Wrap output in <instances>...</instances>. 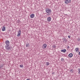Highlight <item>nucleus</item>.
Masks as SVG:
<instances>
[{"label":"nucleus","instance_id":"nucleus-11","mask_svg":"<svg viewBox=\"0 0 80 80\" xmlns=\"http://www.w3.org/2000/svg\"><path fill=\"white\" fill-rule=\"evenodd\" d=\"M65 3H66V4H68V3H69V2L68 0H65Z\"/></svg>","mask_w":80,"mask_h":80},{"label":"nucleus","instance_id":"nucleus-9","mask_svg":"<svg viewBox=\"0 0 80 80\" xmlns=\"http://www.w3.org/2000/svg\"><path fill=\"white\" fill-rule=\"evenodd\" d=\"M6 27L5 26H3V28H2V31H5L6 29H5Z\"/></svg>","mask_w":80,"mask_h":80},{"label":"nucleus","instance_id":"nucleus-1","mask_svg":"<svg viewBox=\"0 0 80 80\" xmlns=\"http://www.w3.org/2000/svg\"><path fill=\"white\" fill-rule=\"evenodd\" d=\"M5 43L7 46H6V48L7 50H11V47L10 46V42L8 40H7L5 42Z\"/></svg>","mask_w":80,"mask_h":80},{"label":"nucleus","instance_id":"nucleus-20","mask_svg":"<svg viewBox=\"0 0 80 80\" xmlns=\"http://www.w3.org/2000/svg\"><path fill=\"white\" fill-rule=\"evenodd\" d=\"M78 41H80V39L79 38H78L77 39Z\"/></svg>","mask_w":80,"mask_h":80},{"label":"nucleus","instance_id":"nucleus-5","mask_svg":"<svg viewBox=\"0 0 80 80\" xmlns=\"http://www.w3.org/2000/svg\"><path fill=\"white\" fill-rule=\"evenodd\" d=\"M62 40H63V42L64 43H66V42H67V39H66L65 38H63Z\"/></svg>","mask_w":80,"mask_h":80},{"label":"nucleus","instance_id":"nucleus-27","mask_svg":"<svg viewBox=\"0 0 80 80\" xmlns=\"http://www.w3.org/2000/svg\"><path fill=\"white\" fill-rule=\"evenodd\" d=\"M26 80H30V79H27Z\"/></svg>","mask_w":80,"mask_h":80},{"label":"nucleus","instance_id":"nucleus-22","mask_svg":"<svg viewBox=\"0 0 80 80\" xmlns=\"http://www.w3.org/2000/svg\"><path fill=\"white\" fill-rule=\"evenodd\" d=\"M68 1L69 2V3L71 2V0H68Z\"/></svg>","mask_w":80,"mask_h":80},{"label":"nucleus","instance_id":"nucleus-15","mask_svg":"<svg viewBox=\"0 0 80 80\" xmlns=\"http://www.w3.org/2000/svg\"><path fill=\"white\" fill-rule=\"evenodd\" d=\"M73 69H70V72H71V73H73Z\"/></svg>","mask_w":80,"mask_h":80},{"label":"nucleus","instance_id":"nucleus-3","mask_svg":"<svg viewBox=\"0 0 80 80\" xmlns=\"http://www.w3.org/2000/svg\"><path fill=\"white\" fill-rule=\"evenodd\" d=\"M20 35H21V30H19L18 31V34L17 35L18 37H20Z\"/></svg>","mask_w":80,"mask_h":80},{"label":"nucleus","instance_id":"nucleus-23","mask_svg":"<svg viewBox=\"0 0 80 80\" xmlns=\"http://www.w3.org/2000/svg\"><path fill=\"white\" fill-rule=\"evenodd\" d=\"M71 37L70 36H68V38H70Z\"/></svg>","mask_w":80,"mask_h":80},{"label":"nucleus","instance_id":"nucleus-10","mask_svg":"<svg viewBox=\"0 0 80 80\" xmlns=\"http://www.w3.org/2000/svg\"><path fill=\"white\" fill-rule=\"evenodd\" d=\"M67 50H66V49H64L63 50H62L61 51L62 52H63V53H65L66 52V51Z\"/></svg>","mask_w":80,"mask_h":80},{"label":"nucleus","instance_id":"nucleus-12","mask_svg":"<svg viewBox=\"0 0 80 80\" xmlns=\"http://www.w3.org/2000/svg\"><path fill=\"white\" fill-rule=\"evenodd\" d=\"M29 46H30V45L29 44V43H27L26 45V47H29Z\"/></svg>","mask_w":80,"mask_h":80},{"label":"nucleus","instance_id":"nucleus-8","mask_svg":"<svg viewBox=\"0 0 80 80\" xmlns=\"http://www.w3.org/2000/svg\"><path fill=\"white\" fill-rule=\"evenodd\" d=\"M30 18H34L35 17V15L33 14H31L30 16Z\"/></svg>","mask_w":80,"mask_h":80},{"label":"nucleus","instance_id":"nucleus-21","mask_svg":"<svg viewBox=\"0 0 80 80\" xmlns=\"http://www.w3.org/2000/svg\"><path fill=\"white\" fill-rule=\"evenodd\" d=\"M0 67L1 68L2 67H3V65H2Z\"/></svg>","mask_w":80,"mask_h":80},{"label":"nucleus","instance_id":"nucleus-4","mask_svg":"<svg viewBox=\"0 0 80 80\" xmlns=\"http://www.w3.org/2000/svg\"><path fill=\"white\" fill-rule=\"evenodd\" d=\"M47 47V44H44L43 45L42 48H46Z\"/></svg>","mask_w":80,"mask_h":80},{"label":"nucleus","instance_id":"nucleus-16","mask_svg":"<svg viewBox=\"0 0 80 80\" xmlns=\"http://www.w3.org/2000/svg\"><path fill=\"white\" fill-rule=\"evenodd\" d=\"M20 67L21 68H23V65L22 64L20 65Z\"/></svg>","mask_w":80,"mask_h":80},{"label":"nucleus","instance_id":"nucleus-14","mask_svg":"<svg viewBox=\"0 0 80 80\" xmlns=\"http://www.w3.org/2000/svg\"><path fill=\"white\" fill-rule=\"evenodd\" d=\"M46 65H47V66H48V65H50L49 62H46Z\"/></svg>","mask_w":80,"mask_h":80},{"label":"nucleus","instance_id":"nucleus-13","mask_svg":"<svg viewBox=\"0 0 80 80\" xmlns=\"http://www.w3.org/2000/svg\"><path fill=\"white\" fill-rule=\"evenodd\" d=\"M75 50H76V52H79V49H78V48H76V49H75Z\"/></svg>","mask_w":80,"mask_h":80},{"label":"nucleus","instance_id":"nucleus-17","mask_svg":"<svg viewBox=\"0 0 80 80\" xmlns=\"http://www.w3.org/2000/svg\"><path fill=\"white\" fill-rule=\"evenodd\" d=\"M61 60L62 62H63V61H64V59L63 58H62Z\"/></svg>","mask_w":80,"mask_h":80},{"label":"nucleus","instance_id":"nucleus-28","mask_svg":"<svg viewBox=\"0 0 80 80\" xmlns=\"http://www.w3.org/2000/svg\"><path fill=\"white\" fill-rule=\"evenodd\" d=\"M0 68H1V67H0Z\"/></svg>","mask_w":80,"mask_h":80},{"label":"nucleus","instance_id":"nucleus-24","mask_svg":"<svg viewBox=\"0 0 80 80\" xmlns=\"http://www.w3.org/2000/svg\"><path fill=\"white\" fill-rule=\"evenodd\" d=\"M67 48H68H68H70V47L68 46V47H67Z\"/></svg>","mask_w":80,"mask_h":80},{"label":"nucleus","instance_id":"nucleus-19","mask_svg":"<svg viewBox=\"0 0 80 80\" xmlns=\"http://www.w3.org/2000/svg\"><path fill=\"white\" fill-rule=\"evenodd\" d=\"M55 47H56V46L55 45H53L52 46V47L54 48H55Z\"/></svg>","mask_w":80,"mask_h":80},{"label":"nucleus","instance_id":"nucleus-2","mask_svg":"<svg viewBox=\"0 0 80 80\" xmlns=\"http://www.w3.org/2000/svg\"><path fill=\"white\" fill-rule=\"evenodd\" d=\"M46 11L47 13H48V15H50V13H51V12H52V10H51V9L48 8H46Z\"/></svg>","mask_w":80,"mask_h":80},{"label":"nucleus","instance_id":"nucleus-18","mask_svg":"<svg viewBox=\"0 0 80 80\" xmlns=\"http://www.w3.org/2000/svg\"><path fill=\"white\" fill-rule=\"evenodd\" d=\"M78 70L79 71L78 72V73L80 74V68H79L78 69Z\"/></svg>","mask_w":80,"mask_h":80},{"label":"nucleus","instance_id":"nucleus-26","mask_svg":"<svg viewBox=\"0 0 80 80\" xmlns=\"http://www.w3.org/2000/svg\"><path fill=\"white\" fill-rule=\"evenodd\" d=\"M52 74H53L54 73H55V72H52Z\"/></svg>","mask_w":80,"mask_h":80},{"label":"nucleus","instance_id":"nucleus-6","mask_svg":"<svg viewBox=\"0 0 80 80\" xmlns=\"http://www.w3.org/2000/svg\"><path fill=\"white\" fill-rule=\"evenodd\" d=\"M51 20H52V18L50 17H48L47 18V21L48 22H50V21H51Z\"/></svg>","mask_w":80,"mask_h":80},{"label":"nucleus","instance_id":"nucleus-25","mask_svg":"<svg viewBox=\"0 0 80 80\" xmlns=\"http://www.w3.org/2000/svg\"><path fill=\"white\" fill-rule=\"evenodd\" d=\"M78 54L79 55H80V52H79Z\"/></svg>","mask_w":80,"mask_h":80},{"label":"nucleus","instance_id":"nucleus-7","mask_svg":"<svg viewBox=\"0 0 80 80\" xmlns=\"http://www.w3.org/2000/svg\"><path fill=\"white\" fill-rule=\"evenodd\" d=\"M68 57H70L71 58V57H73V54L72 53H70L69 55H68Z\"/></svg>","mask_w":80,"mask_h":80}]
</instances>
